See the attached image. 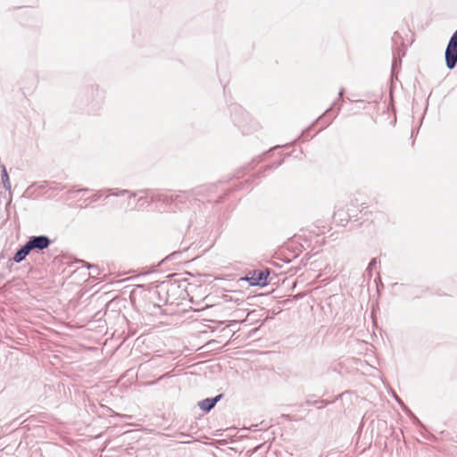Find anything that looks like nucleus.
Masks as SVG:
<instances>
[{
	"label": "nucleus",
	"instance_id": "f257e3e1",
	"mask_svg": "<svg viewBox=\"0 0 457 457\" xmlns=\"http://www.w3.org/2000/svg\"><path fill=\"white\" fill-rule=\"evenodd\" d=\"M446 65L453 69L457 62V30L452 36L445 51Z\"/></svg>",
	"mask_w": 457,
	"mask_h": 457
},
{
	"label": "nucleus",
	"instance_id": "f03ea898",
	"mask_svg": "<svg viewBox=\"0 0 457 457\" xmlns=\"http://www.w3.org/2000/svg\"><path fill=\"white\" fill-rule=\"evenodd\" d=\"M269 275L267 270H253L242 279L248 281L251 286H265L268 284Z\"/></svg>",
	"mask_w": 457,
	"mask_h": 457
},
{
	"label": "nucleus",
	"instance_id": "7ed1b4c3",
	"mask_svg": "<svg viewBox=\"0 0 457 457\" xmlns=\"http://www.w3.org/2000/svg\"><path fill=\"white\" fill-rule=\"evenodd\" d=\"M242 300L240 299H233L231 295H222L217 303L216 306L220 307V311L222 312H230L235 310L240 303Z\"/></svg>",
	"mask_w": 457,
	"mask_h": 457
},
{
	"label": "nucleus",
	"instance_id": "20e7f679",
	"mask_svg": "<svg viewBox=\"0 0 457 457\" xmlns=\"http://www.w3.org/2000/svg\"><path fill=\"white\" fill-rule=\"evenodd\" d=\"M29 251L34 249L44 250L50 245V239L46 236L33 237L27 243Z\"/></svg>",
	"mask_w": 457,
	"mask_h": 457
},
{
	"label": "nucleus",
	"instance_id": "39448f33",
	"mask_svg": "<svg viewBox=\"0 0 457 457\" xmlns=\"http://www.w3.org/2000/svg\"><path fill=\"white\" fill-rule=\"evenodd\" d=\"M220 397L221 395H218L215 398H207L203 400L199 403V407L205 411H209L215 406L216 403Z\"/></svg>",
	"mask_w": 457,
	"mask_h": 457
},
{
	"label": "nucleus",
	"instance_id": "423d86ee",
	"mask_svg": "<svg viewBox=\"0 0 457 457\" xmlns=\"http://www.w3.org/2000/svg\"><path fill=\"white\" fill-rule=\"evenodd\" d=\"M30 253L29 248H27V245H25L21 249H20L14 255L13 260L16 262H21L23 261L26 256Z\"/></svg>",
	"mask_w": 457,
	"mask_h": 457
},
{
	"label": "nucleus",
	"instance_id": "0eeeda50",
	"mask_svg": "<svg viewBox=\"0 0 457 457\" xmlns=\"http://www.w3.org/2000/svg\"><path fill=\"white\" fill-rule=\"evenodd\" d=\"M4 177L6 179H8V175H7V173H6V170H4Z\"/></svg>",
	"mask_w": 457,
	"mask_h": 457
}]
</instances>
